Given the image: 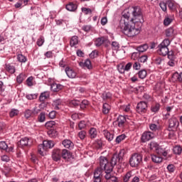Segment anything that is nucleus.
<instances>
[{"label": "nucleus", "mask_w": 182, "mask_h": 182, "mask_svg": "<svg viewBox=\"0 0 182 182\" xmlns=\"http://www.w3.org/2000/svg\"><path fill=\"white\" fill-rule=\"evenodd\" d=\"M147 102L141 101L137 104V106L136 107V110L137 113L141 114V113H146L147 112Z\"/></svg>", "instance_id": "39448f33"}, {"label": "nucleus", "mask_w": 182, "mask_h": 182, "mask_svg": "<svg viewBox=\"0 0 182 182\" xmlns=\"http://www.w3.org/2000/svg\"><path fill=\"white\" fill-rule=\"evenodd\" d=\"M25 79H26V75H25L23 73L20 74L18 76H17V83H22Z\"/></svg>", "instance_id": "e433bc0d"}, {"label": "nucleus", "mask_w": 182, "mask_h": 182, "mask_svg": "<svg viewBox=\"0 0 182 182\" xmlns=\"http://www.w3.org/2000/svg\"><path fill=\"white\" fill-rule=\"evenodd\" d=\"M61 153H62V157L65 160H68V159H70V157L72 156L70 154V152L69 151H68L67 149H63Z\"/></svg>", "instance_id": "393cba45"}, {"label": "nucleus", "mask_w": 182, "mask_h": 182, "mask_svg": "<svg viewBox=\"0 0 182 182\" xmlns=\"http://www.w3.org/2000/svg\"><path fill=\"white\" fill-rule=\"evenodd\" d=\"M167 170L170 173H174V171L176 170V166H174L173 164H169L167 166Z\"/></svg>", "instance_id": "13d9d810"}, {"label": "nucleus", "mask_w": 182, "mask_h": 182, "mask_svg": "<svg viewBox=\"0 0 182 182\" xmlns=\"http://www.w3.org/2000/svg\"><path fill=\"white\" fill-rule=\"evenodd\" d=\"M150 150H154V151H156V150L159 148V144L156 141H151L149 144Z\"/></svg>", "instance_id": "cd10ccee"}, {"label": "nucleus", "mask_w": 182, "mask_h": 182, "mask_svg": "<svg viewBox=\"0 0 182 182\" xmlns=\"http://www.w3.org/2000/svg\"><path fill=\"white\" fill-rule=\"evenodd\" d=\"M138 76L139 79H145L146 76H147V71L146 70H141L138 73Z\"/></svg>", "instance_id": "2f4dec72"}, {"label": "nucleus", "mask_w": 182, "mask_h": 182, "mask_svg": "<svg viewBox=\"0 0 182 182\" xmlns=\"http://www.w3.org/2000/svg\"><path fill=\"white\" fill-rule=\"evenodd\" d=\"M56 126V122L55 121H50L46 123V127L47 129H52V127H55Z\"/></svg>", "instance_id": "37998d69"}, {"label": "nucleus", "mask_w": 182, "mask_h": 182, "mask_svg": "<svg viewBox=\"0 0 182 182\" xmlns=\"http://www.w3.org/2000/svg\"><path fill=\"white\" fill-rule=\"evenodd\" d=\"M62 157V152L60 149H54L52 152V159L54 161H59Z\"/></svg>", "instance_id": "9d476101"}, {"label": "nucleus", "mask_w": 182, "mask_h": 182, "mask_svg": "<svg viewBox=\"0 0 182 182\" xmlns=\"http://www.w3.org/2000/svg\"><path fill=\"white\" fill-rule=\"evenodd\" d=\"M109 161H107V159L105 156H100V167L98 168H101V170H103L104 168H106V166L108 165Z\"/></svg>", "instance_id": "9b49d317"}, {"label": "nucleus", "mask_w": 182, "mask_h": 182, "mask_svg": "<svg viewBox=\"0 0 182 182\" xmlns=\"http://www.w3.org/2000/svg\"><path fill=\"white\" fill-rule=\"evenodd\" d=\"M125 139H126V135L121 134V135L117 136L115 141H116V143H117L119 144V143H122V141H123V140H124Z\"/></svg>", "instance_id": "a19ab883"}, {"label": "nucleus", "mask_w": 182, "mask_h": 182, "mask_svg": "<svg viewBox=\"0 0 182 182\" xmlns=\"http://www.w3.org/2000/svg\"><path fill=\"white\" fill-rule=\"evenodd\" d=\"M79 65L81 68H83L84 69H88L89 70H92V69H93L92 62L89 59L85 60V62H80Z\"/></svg>", "instance_id": "1a4fd4ad"}, {"label": "nucleus", "mask_w": 182, "mask_h": 182, "mask_svg": "<svg viewBox=\"0 0 182 182\" xmlns=\"http://www.w3.org/2000/svg\"><path fill=\"white\" fill-rule=\"evenodd\" d=\"M124 68H125L124 65H122V64L118 66V70L119 73H124V72H126V69H124Z\"/></svg>", "instance_id": "e2e57ef3"}, {"label": "nucleus", "mask_w": 182, "mask_h": 182, "mask_svg": "<svg viewBox=\"0 0 182 182\" xmlns=\"http://www.w3.org/2000/svg\"><path fill=\"white\" fill-rule=\"evenodd\" d=\"M45 114L43 113H41L38 116V122H40L41 123H43V122H45Z\"/></svg>", "instance_id": "0e129e2a"}, {"label": "nucleus", "mask_w": 182, "mask_h": 182, "mask_svg": "<svg viewBox=\"0 0 182 182\" xmlns=\"http://www.w3.org/2000/svg\"><path fill=\"white\" fill-rule=\"evenodd\" d=\"M52 105L55 110H59L60 109V106H62V100L60 99L55 100Z\"/></svg>", "instance_id": "6ab92c4d"}, {"label": "nucleus", "mask_w": 182, "mask_h": 182, "mask_svg": "<svg viewBox=\"0 0 182 182\" xmlns=\"http://www.w3.org/2000/svg\"><path fill=\"white\" fill-rule=\"evenodd\" d=\"M166 36H168V38H170L171 36H174V28H169L166 30Z\"/></svg>", "instance_id": "473e14b6"}, {"label": "nucleus", "mask_w": 182, "mask_h": 182, "mask_svg": "<svg viewBox=\"0 0 182 182\" xmlns=\"http://www.w3.org/2000/svg\"><path fill=\"white\" fill-rule=\"evenodd\" d=\"M139 56H140V53L135 52L132 53L131 58L133 59V60H136V59H139Z\"/></svg>", "instance_id": "680f3d73"}, {"label": "nucleus", "mask_w": 182, "mask_h": 182, "mask_svg": "<svg viewBox=\"0 0 182 182\" xmlns=\"http://www.w3.org/2000/svg\"><path fill=\"white\" fill-rule=\"evenodd\" d=\"M17 59H18V62H21L22 63H25V62H26V57H25V55H23L22 54H18L17 55Z\"/></svg>", "instance_id": "c03bdc74"}, {"label": "nucleus", "mask_w": 182, "mask_h": 182, "mask_svg": "<svg viewBox=\"0 0 182 182\" xmlns=\"http://www.w3.org/2000/svg\"><path fill=\"white\" fill-rule=\"evenodd\" d=\"M148 57L147 55H141L138 58V62H140L141 63H145V62H147Z\"/></svg>", "instance_id": "3c124183"}, {"label": "nucleus", "mask_w": 182, "mask_h": 182, "mask_svg": "<svg viewBox=\"0 0 182 182\" xmlns=\"http://www.w3.org/2000/svg\"><path fill=\"white\" fill-rule=\"evenodd\" d=\"M43 43H45V39H43V38L41 37L40 38L38 39L37 41L38 46H42Z\"/></svg>", "instance_id": "338daca9"}, {"label": "nucleus", "mask_w": 182, "mask_h": 182, "mask_svg": "<svg viewBox=\"0 0 182 182\" xmlns=\"http://www.w3.org/2000/svg\"><path fill=\"white\" fill-rule=\"evenodd\" d=\"M151 139H154V134L151 132H144L141 136V140L144 143L151 140Z\"/></svg>", "instance_id": "6e6552de"}, {"label": "nucleus", "mask_w": 182, "mask_h": 182, "mask_svg": "<svg viewBox=\"0 0 182 182\" xmlns=\"http://www.w3.org/2000/svg\"><path fill=\"white\" fill-rule=\"evenodd\" d=\"M0 149L1 150H6L8 149V144L5 141H0Z\"/></svg>", "instance_id": "bf43d9fd"}, {"label": "nucleus", "mask_w": 182, "mask_h": 182, "mask_svg": "<svg viewBox=\"0 0 182 182\" xmlns=\"http://www.w3.org/2000/svg\"><path fill=\"white\" fill-rule=\"evenodd\" d=\"M6 70L9 72V73L13 74L15 72V67L14 65H11V64L6 65Z\"/></svg>", "instance_id": "4c0bfd02"}, {"label": "nucleus", "mask_w": 182, "mask_h": 182, "mask_svg": "<svg viewBox=\"0 0 182 182\" xmlns=\"http://www.w3.org/2000/svg\"><path fill=\"white\" fill-rule=\"evenodd\" d=\"M89 133L91 139H95L96 136H97V131L95 128H91Z\"/></svg>", "instance_id": "72a5a7b5"}, {"label": "nucleus", "mask_w": 182, "mask_h": 182, "mask_svg": "<svg viewBox=\"0 0 182 182\" xmlns=\"http://www.w3.org/2000/svg\"><path fill=\"white\" fill-rule=\"evenodd\" d=\"M102 98L103 99V100H109L112 99V93H110V92H104L102 95Z\"/></svg>", "instance_id": "58836bf2"}, {"label": "nucleus", "mask_w": 182, "mask_h": 182, "mask_svg": "<svg viewBox=\"0 0 182 182\" xmlns=\"http://www.w3.org/2000/svg\"><path fill=\"white\" fill-rule=\"evenodd\" d=\"M103 169L97 168L94 172V182H102V173Z\"/></svg>", "instance_id": "0eeeda50"}, {"label": "nucleus", "mask_w": 182, "mask_h": 182, "mask_svg": "<svg viewBox=\"0 0 182 182\" xmlns=\"http://www.w3.org/2000/svg\"><path fill=\"white\" fill-rule=\"evenodd\" d=\"M62 89H63V85L60 84L54 83L51 85V90L53 92H59L60 90H62Z\"/></svg>", "instance_id": "a211bd4d"}, {"label": "nucleus", "mask_w": 182, "mask_h": 182, "mask_svg": "<svg viewBox=\"0 0 182 182\" xmlns=\"http://www.w3.org/2000/svg\"><path fill=\"white\" fill-rule=\"evenodd\" d=\"M144 23V18L141 9L139 6L132 7L122 12L119 28L124 35L129 38H134L140 33Z\"/></svg>", "instance_id": "f257e3e1"}, {"label": "nucleus", "mask_w": 182, "mask_h": 182, "mask_svg": "<svg viewBox=\"0 0 182 182\" xmlns=\"http://www.w3.org/2000/svg\"><path fill=\"white\" fill-rule=\"evenodd\" d=\"M155 63L161 69L164 66V60L157 58L155 59Z\"/></svg>", "instance_id": "bb28decb"}, {"label": "nucleus", "mask_w": 182, "mask_h": 182, "mask_svg": "<svg viewBox=\"0 0 182 182\" xmlns=\"http://www.w3.org/2000/svg\"><path fill=\"white\" fill-rule=\"evenodd\" d=\"M82 12H85V15H89V14H92V9L87 8H82Z\"/></svg>", "instance_id": "774afa93"}, {"label": "nucleus", "mask_w": 182, "mask_h": 182, "mask_svg": "<svg viewBox=\"0 0 182 182\" xmlns=\"http://www.w3.org/2000/svg\"><path fill=\"white\" fill-rule=\"evenodd\" d=\"M103 134L105 137L108 140V141H112V140H113L114 135L113 134H111L110 132H109V131L104 130Z\"/></svg>", "instance_id": "b1692460"}, {"label": "nucleus", "mask_w": 182, "mask_h": 182, "mask_svg": "<svg viewBox=\"0 0 182 182\" xmlns=\"http://www.w3.org/2000/svg\"><path fill=\"white\" fill-rule=\"evenodd\" d=\"M47 133H48L49 137H52L53 139H55V137H56V136H58V132H56V130H55V129H50L48 131Z\"/></svg>", "instance_id": "f704fd0d"}, {"label": "nucleus", "mask_w": 182, "mask_h": 182, "mask_svg": "<svg viewBox=\"0 0 182 182\" xmlns=\"http://www.w3.org/2000/svg\"><path fill=\"white\" fill-rule=\"evenodd\" d=\"M117 122L119 127H124L126 123V117L119 115L117 119Z\"/></svg>", "instance_id": "4468645a"}, {"label": "nucleus", "mask_w": 182, "mask_h": 182, "mask_svg": "<svg viewBox=\"0 0 182 182\" xmlns=\"http://www.w3.org/2000/svg\"><path fill=\"white\" fill-rule=\"evenodd\" d=\"M174 154H180L182 152V148L180 146H176L173 149Z\"/></svg>", "instance_id": "79ce46f5"}, {"label": "nucleus", "mask_w": 182, "mask_h": 182, "mask_svg": "<svg viewBox=\"0 0 182 182\" xmlns=\"http://www.w3.org/2000/svg\"><path fill=\"white\" fill-rule=\"evenodd\" d=\"M32 110L31 109H26V112H25V117L26 119H29V117H31V116H32Z\"/></svg>", "instance_id": "052dcab7"}, {"label": "nucleus", "mask_w": 182, "mask_h": 182, "mask_svg": "<svg viewBox=\"0 0 182 182\" xmlns=\"http://www.w3.org/2000/svg\"><path fill=\"white\" fill-rule=\"evenodd\" d=\"M172 22H173V18L166 17L164 20V25H165V26H168V25H170V23H171Z\"/></svg>", "instance_id": "09e8293b"}, {"label": "nucleus", "mask_w": 182, "mask_h": 182, "mask_svg": "<svg viewBox=\"0 0 182 182\" xmlns=\"http://www.w3.org/2000/svg\"><path fill=\"white\" fill-rule=\"evenodd\" d=\"M132 178V172H127L124 176V181L129 182V180Z\"/></svg>", "instance_id": "5fc2aeb1"}, {"label": "nucleus", "mask_w": 182, "mask_h": 182, "mask_svg": "<svg viewBox=\"0 0 182 182\" xmlns=\"http://www.w3.org/2000/svg\"><path fill=\"white\" fill-rule=\"evenodd\" d=\"M123 157H124V150L122 149L112 156L110 164L114 166L120 164L123 161Z\"/></svg>", "instance_id": "7ed1b4c3"}, {"label": "nucleus", "mask_w": 182, "mask_h": 182, "mask_svg": "<svg viewBox=\"0 0 182 182\" xmlns=\"http://www.w3.org/2000/svg\"><path fill=\"white\" fill-rule=\"evenodd\" d=\"M26 97L28 100H35L38 99V94H28L26 95Z\"/></svg>", "instance_id": "ea45409f"}, {"label": "nucleus", "mask_w": 182, "mask_h": 182, "mask_svg": "<svg viewBox=\"0 0 182 182\" xmlns=\"http://www.w3.org/2000/svg\"><path fill=\"white\" fill-rule=\"evenodd\" d=\"M19 111L18 109H12L9 113L10 117H15V116H18Z\"/></svg>", "instance_id": "8fccbe9b"}, {"label": "nucleus", "mask_w": 182, "mask_h": 182, "mask_svg": "<svg viewBox=\"0 0 182 182\" xmlns=\"http://www.w3.org/2000/svg\"><path fill=\"white\" fill-rule=\"evenodd\" d=\"M180 126V122L177 117H172L171 119H168V129L169 132L173 131V129H177Z\"/></svg>", "instance_id": "20e7f679"}, {"label": "nucleus", "mask_w": 182, "mask_h": 182, "mask_svg": "<svg viewBox=\"0 0 182 182\" xmlns=\"http://www.w3.org/2000/svg\"><path fill=\"white\" fill-rule=\"evenodd\" d=\"M151 110L154 113H157V112L160 110V104H156L155 105L152 106Z\"/></svg>", "instance_id": "49530a36"}, {"label": "nucleus", "mask_w": 182, "mask_h": 182, "mask_svg": "<svg viewBox=\"0 0 182 182\" xmlns=\"http://www.w3.org/2000/svg\"><path fill=\"white\" fill-rule=\"evenodd\" d=\"M159 6L164 11V12H166L167 11V4H166L164 1H161L159 3Z\"/></svg>", "instance_id": "603ef678"}, {"label": "nucleus", "mask_w": 182, "mask_h": 182, "mask_svg": "<svg viewBox=\"0 0 182 182\" xmlns=\"http://www.w3.org/2000/svg\"><path fill=\"white\" fill-rule=\"evenodd\" d=\"M149 129L152 132H157V130H159V127L156 124H150Z\"/></svg>", "instance_id": "864d4df0"}, {"label": "nucleus", "mask_w": 182, "mask_h": 182, "mask_svg": "<svg viewBox=\"0 0 182 182\" xmlns=\"http://www.w3.org/2000/svg\"><path fill=\"white\" fill-rule=\"evenodd\" d=\"M110 109H112V107L109 106V105L107 103H105L102 105V113L104 114H109V112H110Z\"/></svg>", "instance_id": "5701e85b"}, {"label": "nucleus", "mask_w": 182, "mask_h": 182, "mask_svg": "<svg viewBox=\"0 0 182 182\" xmlns=\"http://www.w3.org/2000/svg\"><path fill=\"white\" fill-rule=\"evenodd\" d=\"M168 8L171 9V11H176V3L173 1H167Z\"/></svg>", "instance_id": "7c9ffc66"}, {"label": "nucleus", "mask_w": 182, "mask_h": 182, "mask_svg": "<svg viewBox=\"0 0 182 182\" xmlns=\"http://www.w3.org/2000/svg\"><path fill=\"white\" fill-rule=\"evenodd\" d=\"M65 73L70 79H75L76 77V72L70 68H65Z\"/></svg>", "instance_id": "2eb2a0df"}, {"label": "nucleus", "mask_w": 182, "mask_h": 182, "mask_svg": "<svg viewBox=\"0 0 182 182\" xmlns=\"http://www.w3.org/2000/svg\"><path fill=\"white\" fill-rule=\"evenodd\" d=\"M63 145L65 149H69L70 150H72L73 149L75 144H73V142L69 139H65L63 141Z\"/></svg>", "instance_id": "f8f14e48"}, {"label": "nucleus", "mask_w": 182, "mask_h": 182, "mask_svg": "<svg viewBox=\"0 0 182 182\" xmlns=\"http://www.w3.org/2000/svg\"><path fill=\"white\" fill-rule=\"evenodd\" d=\"M77 43H79V40L77 39V36H73L70 41V46L73 48V46H75V45H77Z\"/></svg>", "instance_id": "a878e982"}, {"label": "nucleus", "mask_w": 182, "mask_h": 182, "mask_svg": "<svg viewBox=\"0 0 182 182\" xmlns=\"http://www.w3.org/2000/svg\"><path fill=\"white\" fill-rule=\"evenodd\" d=\"M159 55H162V56H166L167 53H168V48L164 46H158Z\"/></svg>", "instance_id": "f3484780"}, {"label": "nucleus", "mask_w": 182, "mask_h": 182, "mask_svg": "<svg viewBox=\"0 0 182 182\" xmlns=\"http://www.w3.org/2000/svg\"><path fill=\"white\" fill-rule=\"evenodd\" d=\"M48 97H49V93L43 92L39 97V100L40 102H45L46 99H48Z\"/></svg>", "instance_id": "c9c22d12"}, {"label": "nucleus", "mask_w": 182, "mask_h": 182, "mask_svg": "<svg viewBox=\"0 0 182 182\" xmlns=\"http://www.w3.org/2000/svg\"><path fill=\"white\" fill-rule=\"evenodd\" d=\"M143 161V156L140 154L135 153L129 159V165L131 167H139V165Z\"/></svg>", "instance_id": "f03ea898"}, {"label": "nucleus", "mask_w": 182, "mask_h": 182, "mask_svg": "<svg viewBox=\"0 0 182 182\" xmlns=\"http://www.w3.org/2000/svg\"><path fill=\"white\" fill-rule=\"evenodd\" d=\"M41 146H43V149L48 150V149H52L55 146V143L52 141H43Z\"/></svg>", "instance_id": "ddd939ff"}, {"label": "nucleus", "mask_w": 182, "mask_h": 182, "mask_svg": "<svg viewBox=\"0 0 182 182\" xmlns=\"http://www.w3.org/2000/svg\"><path fill=\"white\" fill-rule=\"evenodd\" d=\"M89 105V101L84 100L82 102H80V109H86V107Z\"/></svg>", "instance_id": "a18cd8bd"}, {"label": "nucleus", "mask_w": 182, "mask_h": 182, "mask_svg": "<svg viewBox=\"0 0 182 182\" xmlns=\"http://www.w3.org/2000/svg\"><path fill=\"white\" fill-rule=\"evenodd\" d=\"M172 78L174 80H178V82H182V73H175L173 75H172Z\"/></svg>", "instance_id": "c756f323"}, {"label": "nucleus", "mask_w": 182, "mask_h": 182, "mask_svg": "<svg viewBox=\"0 0 182 182\" xmlns=\"http://www.w3.org/2000/svg\"><path fill=\"white\" fill-rule=\"evenodd\" d=\"M149 49V45L143 44L138 47H136V50L139 51V53H143V52H146Z\"/></svg>", "instance_id": "412c9836"}, {"label": "nucleus", "mask_w": 182, "mask_h": 182, "mask_svg": "<svg viewBox=\"0 0 182 182\" xmlns=\"http://www.w3.org/2000/svg\"><path fill=\"white\" fill-rule=\"evenodd\" d=\"M18 146H21V147H25L29 144V139L24 137L22 138L19 142L18 143Z\"/></svg>", "instance_id": "4be33fe9"}, {"label": "nucleus", "mask_w": 182, "mask_h": 182, "mask_svg": "<svg viewBox=\"0 0 182 182\" xmlns=\"http://www.w3.org/2000/svg\"><path fill=\"white\" fill-rule=\"evenodd\" d=\"M46 150V149H43V145L40 144L38 146V151L41 156H45V154H43V151Z\"/></svg>", "instance_id": "4d7b16f0"}, {"label": "nucleus", "mask_w": 182, "mask_h": 182, "mask_svg": "<svg viewBox=\"0 0 182 182\" xmlns=\"http://www.w3.org/2000/svg\"><path fill=\"white\" fill-rule=\"evenodd\" d=\"M103 44L107 47L109 45H110V41H109V40L105 37L98 38L95 41V46H102Z\"/></svg>", "instance_id": "423d86ee"}, {"label": "nucleus", "mask_w": 182, "mask_h": 182, "mask_svg": "<svg viewBox=\"0 0 182 182\" xmlns=\"http://www.w3.org/2000/svg\"><path fill=\"white\" fill-rule=\"evenodd\" d=\"M67 11H70V12H75L76 9H77V5L73 2H70L68 4L65 6Z\"/></svg>", "instance_id": "dca6fc26"}, {"label": "nucleus", "mask_w": 182, "mask_h": 182, "mask_svg": "<svg viewBox=\"0 0 182 182\" xmlns=\"http://www.w3.org/2000/svg\"><path fill=\"white\" fill-rule=\"evenodd\" d=\"M112 50H117L119 48H120V46L119 45V43L116 41H113L111 44Z\"/></svg>", "instance_id": "de8ad7c7"}, {"label": "nucleus", "mask_w": 182, "mask_h": 182, "mask_svg": "<svg viewBox=\"0 0 182 182\" xmlns=\"http://www.w3.org/2000/svg\"><path fill=\"white\" fill-rule=\"evenodd\" d=\"M78 127L80 130H82V129H85V127H86V122L85 121L80 122Z\"/></svg>", "instance_id": "69168bd1"}, {"label": "nucleus", "mask_w": 182, "mask_h": 182, "mask_svg": "<svg viewBox=\"0 0 182 182\" xmlns=\"http://www.w3.org/2000/svg\"><path fill=\"white\" fill-rule=\"evenodd\" d=\"M151 159L154 163L159 164L163 161V158L160 155H151Z\"/></svg>", "instance_id": "aec40b11"}, {"label": "nucleus", "mask_w": 182, "mask_h": 182, "mask_svg": "<svg viewBox=\"0 0 182 182\" xmlns=\"http://www.w3.org/2000/svg\"><path fill=\"white\" fill-rule=\"evenodd\" d=\"M113 167H114L113 165H112L111 163H109L105 168L102 169V171H105V173H112L113 171Z\"/></svg>", "instance_id": "c85d7f7f"}, {"label": "nucleus", "mask_w": 182, "mask_h": 182, "mask_svg": "<svg viewBox=\"0 0 182 182\" xmlns=\"http://www.w3.org/2000/svg\"><path fill=\"white\" fill-rule=\"evenodd\" d=\"M168 45H170V40L165 39L162 41V43L159 46L168 48Z\"/></svg>", "instance_id": "6e6d98bb"}]
</instances>
